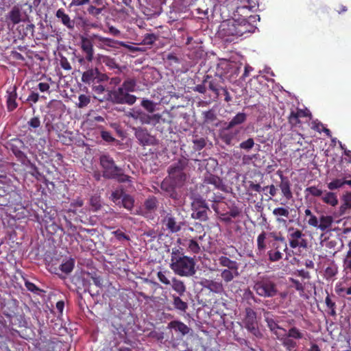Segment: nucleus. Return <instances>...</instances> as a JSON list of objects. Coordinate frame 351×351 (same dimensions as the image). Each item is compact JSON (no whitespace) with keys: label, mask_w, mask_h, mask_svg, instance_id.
Here are the masks:
<instances>
[{"label":"nucleus","mask_w":351,"mask_h":351,"mask_svg":"<svg viewBox=\"0 0 351 351\" xmlns=\"http://www.w3.org/2000/svg\"><path fill=\"white\" fill-rule=\"evenodd\" d=\"M90 38L91 40L92 38L96 39L99 42V47L101 49H104L105 47H113L114 44L117 43L112 38L103 37L98 34H93Z\"/></svg>","instance_id":"obj_32"},{"label":"nucleus","mask_w":351,"mask_h":351,"mask_svg":"<svg viewBox=\"0 0 351 351\" xmlns=\"http://www.w3.org/2000/svg\"><path fill=\"white\" fill-rule=\"evenodd\" d=\"M204 84H207L208 89L212 91L215 98H218L220 90L224 87V77H221V73L215 75H206L204 77Z\"/></svg>","instance_id":"obj_13"},{"label":"nucleus","mask_w":351,"mask_h":351,"mask_svg":"<svg viewBox=\"0 0 351 351\" xmlns=\"http://www.w3.org/2000/svg\"><path fill=\"white\" fill-rule=\"evenodd\" d=\"M344 184L351 186V180H347L345 178L335 179L328 184V188L330 190H335L342 187Z\"/></svg>","instance_id":"obj_37"},{"label":"nucleus","mask_w":351,"mask_h":351,"mask_svg":"<svg viewBox=\"0 0 351 351\" xmlns=\"http://www.w3.org/2000/svg\"><path fill=\"white\" fill-rule=\"evenodd\" d=\"M305 192L308 193L310 195L314 197H321L323 194V191L315 186L307 187L305 189Z\"/></svg>","instance_id":"obj_63"},{"label":"nucleus","mask_w":351,"mask_h":351,"mask_svg":"<svg viewBox=\"0 0 351 351\" xmlns=\"http://www.w3.org/2000/svg\"><path fill=\"white\" fill-rule=\"evenodd\" d=\"M244 4L253 12L261 10L263 8L260 5V0H246Z\"/></svg>","instance_id":"obj_54"},{"label":"nucleus","mask_w":351,"mask_h":351,"mask_svg":"<svg viewBox=\"0 0 351 351\" xmlns=\"http://www.w3.org/2000/svg\"><path fill=\"white\" fill-rule=\"evenodd\" d=\"M332 223L333 218L332 216L322 215L317 219V224L314 228L319 229L322 232H327L330 229Z\"/></svg>","instance_id":"obj_26"},{"label":"nucleus","mask_w":351,"mask_h":351,"mask_svg":"<svg viewBox=\"0 0 351 351\" xmlns=\"http://www.w3.org/2000/svg\"><path fill=\"white\" fill-rule=\"evenodd\" d=\"M253 289L263 298H272L278 295V284L269 276L259 277L254 281Z\"/></svg>","instance_id":"obj_4"},{"label":"nucleus","mask_w":351,"mask_h":351,"mask_svg":"<svg viewBox=\"0 0 351 351\" xmlns=\"http://www.w3.org/2000/svg\"><path fill=\"white\" fill-rule=\"evenodd\" d=\"M302 231L294 228H289L288 230V239L291 248L307 247V241L304 238Z\"/></svg>","instance_id":"obj_14"},{"label":"nucleus","mask_w":351,"mask_h":351,"mask_svg":"<svg viewBox=\"0 0 351 351\" xmlns=\"http://www.w3.org/2000/svg\"><path fill=\"white\" fill-rule=\"evenodd\" d=\"M136 84L137 81L135 78L128 77L124 80L121 86L130 93L136 90Z\"/></svg>","instance_id":"obj_40"},{"label":"nucleus","mask_w":351,"mask_h":351,"mask_svg":"<svg viewBox=\"0 0 351 351\" xmlns=\"http://www.w3.org/2000/svg\"><path fill=\"white\" fill-rule=\"evenodd\" d=\"M100 101L104 100L108 101L114 104H128L133 105L137 97L130 94L122 86H120L116 89L108 90L107 95H105L102 99H98Z\"/></svg>","instance_id":"obj_6"},{"label":"nucleus","mask_w":351,"mask_h":351,"mask_svg":"<svg viewBox=\"0 0 351 351\" xmlns=\"http://www.w3.org/2000/svg\"><path fill=\"white\" fill-rule=\"evenodd\" d=\"M244 299L247 301V304L250 305L252 304L250 302V300H253L254 302L257 303L259 302L261 300L260 299L257 298L253 292L250 291V289H247L244 294H243Z\"/></svg>","instance_id":"obj_60"},{"label":"nucleus","mask_w":351,"mask_h":351,"mask_svg":"<svg viewBox=\"0 0 351 351\" xmlns=\"http://www.w3.org/2000/svg\"><path fill=\"white\" fill-rule=\"evenodd\" d=\"M194 144V149L197 151L202 149L206 145V142L204 138H198L193 140Z\"/></svg>","instance_id":"obj_61"},{"label":"nucleus","mask_w":351,"mask_h":351,"mask_svg":"<svg viewBox=\"0 0 351 351\" xmlns=\"http://www.w3.org/2000/svg\"><path fill=\"white\" fill-rule=\"evenodd\" d=\"M158 200L157 198L154 196L150 197L147 198L145 203L144 206L145 209L149 211L154 210L158 206Z\"/></svg>","instance_id":"obj_51"},{"label":"nucleus","mask_w":351,"mask_h":351,"mask_svg":"<svg viewBox=\"0 0 351 351\" xmlns=\"http://www.w3.org/2000/svg\"><path fill=\"white\" fill-rule=\"evenodd\" d=\"M134 199L132 196L128 194H125L121 201V204L123 207L128 210H131L134 207Z\"/></svg>","instance_id":"obj_47"},{"label":"nucleus","mask_w":351,"mask_h":351,"mask_svg":"<svg viewBox=\"0 0 351 351\" xmlns=\"http://www.w3.org/2000/svg\"><path fill=\"white\" fill-rule=\"evenodd\" d=\"M269 260L271 262L278 261L282 258V253L280 250H270L267 252Z\"/></svg>","instance_id":"obj_56"},{"label":"nucleus","mask_w":351,"mask_h":351,"mask_svg":"<svg viewBox=\"0 0 351 351\" xmlns=\"http://www.w3.org/2000/svg\"><path fill=\"white\" fill-rule=\"evenodd\" d=\"M80 48L84 57H80L78 62L81 66H86V62H91L94 59V47L90 38L82 36L80 41Z\"/></svg>","instance_id":"obj_11"},{"label":"nucleus","mask_w":351,"mask_h":351,"mask_svg":"<svg viewBox=\"0 0 351 351\" xmlns=\"http://www.w3.org/2000/svg\"><path fill=\"white\" fill-rule=\"evenodd\" d=\"M243 322L245 328L253 335L256 337L261 335L258 328L257 313L251 307L245 308V316Z\"/></svg>","instance_id":"obj_10"},{"label":"nucleus","mask_w":351,"mask_h":351,"mask_svg":"<svg viewBox=\"0 0 351 351\" xmlns=\"http://www.w3.org/2000/svg\"><path fill=\"white\" fill-rule=\"evenodd\" d=\"M239 276L238 270L224 269L221 271V277L226 283L231 282L235 277Z\"/></svg>","instance_id":"obj_36"},{"label":"nucleus","mask_w":351,"mask_h":351,"mask_svg":"<svg viewBox=\"0 0 351 351\" xmlns=\"http://www.w3.org/2000/svg\"><path fill=\"white\" fill-rule=\"evenodd\" d=\"M134 134L136 138L142 145H147L151 144V136L146 129L142 128H134Z\"/></svg>","instance_id":"obj_25"},{"label":"nucleus","mask_w":351,"mask_h":351,"mask_svg":"<svg viewBox=\"0 0 351 351\" xmlns=\"http://www.w3.org/2000/svg\"><path fill=\"white\" fill-rule=\"evenodd\" d=\"M125 193L122 189H117L112 191L110 199L116 204L120 205L121 201Z\"/></svg>","instance_id":"obj_48"},{"label":"nucleus","mask_w":351,"mask_h":351,"mask_svg":"<svg viewBox=\"0 0 351 351\" xmlns=\"http://www.w3.org/2000/svg\"><path fill=\"white\" fill-rule=\"evenodd\" d=\"M254 145V141L252 138H249L247 140L243 141L240 143L239 147L241 149H245V150H250L251 149Z\"/></svg>","instance_id":"obj_64"},{"label":"nucleus","mask_w":351,"mask_h":351,"mask_svg":"<svg viewBox=\"0 0 351 351\" xmlns=\"http://www.w3.org/2000/svg\"><path fill=\"white\" fill-rule=\"evenodd\" d=\"M56 16L60 19L62 23L69 29H73L75 27V21L71 20L70 16L65 13L63 8L58 9L56 12Z\"/></svg>","instance_id":"obj_27"},{"label":"nucleus","mask_w":351,"mask_h":351,"mask_svg":"<svg viewBox=\"0 0 351 351\" xmlns=\"http://www.w3.org/2000/svg\"><path fill=\"white\" fill-rule=\"evenodd\" d=\"M191 217L193 219H198L201 221H206L208 219V213H211L206 200L201 197H195L192 204Z\"/></svg>","instance_id":"obj_8"},{"label":"nucleus","mask_w":351,"mask_h":351,"mask_svg":"<svg viewBox=\"0 0 351 351\" xmlns=\"http://www.w3.org/2000/svg\"><path fill=\"white\" fill-rule=\"evenodd\" d=\"M167 328L173 330L176 332L180 334L182 336L188 335L191 330L187 325L179 320L170 322L167 325Z\"/></svg>","instance_id":"obj_23"},{"label":"nucleus","mask_w":351,"mask_h":351,"mask_svg":"<svg viewBox=\"0 0 351 351\" xmlns=\"http://www.w3.org/2000/svg\"><path fill=\"white\" fill-rule=\"evenodd\" d=\"M203 162L207 173H210V171L214 170L218 165L217 160L213 158L204 160Z\"/></svg>","instance_id":"obj_55"},{"label":"nucleus","mask_w":351,"mask_h":351,"mask_svg":"<svg viewBox=\"0 0 351 351\" xmlns=\"http://www.w3.org/2000/svg\"><path fill=\"white\" fill-rule=\"evenodd\" d=\"M204 236L205 233H204L203 235H200L199 237H193L189 239H186L184 241L187 243L186 247L188 251L193 254L199 253L201 251V247L199 244L198 243V241L203 240Z\"/></svg>","instance_id":"obj_24"},{"label":"nucleus","mask_w":351,"mask_h":351,"mask_svg":"<svg viewBox=\"0 0 351 351\" xmlns=\"http://www.w3.org/2000/svg\"><path fill=\"white\" fill-rule=\"evenodd\" d=\"M88 4L89 5L87 8V12L98 20L101 19L103 12H106L108 5L106 0H90Z\"/></svg>","instance_id":"obj_16"},{"label":"nucleus","mask_w":351,"mask_h":351,"mask_svg":"<svg viewBox=\"0 0 351 351\" xmlns=\"http://www.w3.org/2000/svg\"><path fill=\"white\" fill-rule=\"evenodd\" d=\"M180 186L177 185L170 178H165L160 184V189L167 193V194L173 199H177V193L176 188Z\"/></svg>","instance_id":"obj_20"},{"label":"nucleus","mask_w":351,"mask_h":351,"mask_svg":"<svg viewBox=\"0 0 351 351\" xmlns=\"http://www.w3.org/2000/svg\"><path fill=\"white\" fill-rule=\"evenodd\" d=\"M272 214L276 217V221L282 226H287V219L289 217L288 208L278 207L273 210Z\"/></svg>","instance_id":"obj_22"},{"label":"nucleus","mask_w":351,"mask_h":351,"mask_svg":"<svg viewBox=\"0 0 351 351\" xmlns=\"http://www.w3.org/2000/svg\"><path fill=\"white\" fill-rule=\"evenodd\" d=\"M141 106L143 107L147 112L152 113L155 111L156 109V105L154 103V101L147 99H143L141 101Z\"/></svg>","instance_id":"obj_57"},{"label":"nucleus","mask_w":351,"mask_h":351,"mask_svg":"<svg viewBox=\"0 0 351 351\" xmlns=\"http://www.w3.org/2000/svg\"><path fill=\"white\" fill-rule=\"evenodd\" d=\"M246 119H247V115L245 113L239 112L227 124L225 129L227 130H230L236 125L242 124L243 123H244L246 121Z\"/></svg>","instance_id":"obj_31"},{"label":"nucleus","mask_w":351,"mask_h":351,"mask_svg":"<svg viewBox=\"0 0 351 351\" xmlns=\"http://www.w3.org/2000/svg\"><path fill=\"white\" fill-rule=\"evenodd\" d=\"M201 285L212 292L219 293L223 291V285L221 282L205 279L201 282Z\"/></svg>","instance_id":"obj_28"},{"label":"nucleus","mask_w":351,"mask_h":351,"mask_svg":"<svg viewBox=\"0 0 351 351\" xmlns=\"http://www.w3.org/2000/svg\"><path fill=\"white\" fill-rule=\"evenodd\" d=\"M325 303L326 306L330 310V315L331 316H336V303L332 301L330 295L328 293L325 298Z\"/></svg>","instance_id":"obj_53"},{"label":"nucleus","mask_w":351,"mask_h":351,"mask_svg":"<svg viewBox=\"0 0 351 351\" xmlns=\"http://www.w3.org/2000/svg\"><path fill=\"white\" fill-rule=\"evenodd\" d=\"M289 123L293 127H296L301 124L300 119L297 116V114L294 112V110H291L289 117H288Z\"/></svg>","instance_id":"obj_59"},{"label":"nucleus","mask_w":351,"mask_h":351,"mask_svg":"<svg viewBox=\"0 0 351 351\" xmlns=\"http://www.w3.org/2000/svg\"><path fill=\"white\" fill-rule=\"evenodd\" d=\"M17 87L16 86H10L6 91V106L8 112L14 111L17 107Z\"/></svg>","instance_id":"obj_19"},{"label":"nucleus","mask_w":351,"mask_h":351,"mask_svg":"<svg viewBox=\"0 0 351 351\" xmlns=\"http://www.w3.org/2000/svg\"><path fill=\"white\" fill-rule=\"evenodd\" d=\"M101 62L110 69H118L119 71V65L117 63L114 58L108 56H103L101 58Z\"/></svg>","instance_id":"obj_44"},{"label":"nucleus","mask_w":351,"mask_h":351,"mask_svg":"<svg viewBox=\"0 0 351 351\" xmlns=\"http://www.w3.org/2000/svg\"><path fill=\"white\" fill-rule=\"evenodd\" d=\"M254 12L243 3L237 7L233 18L240 21L241 23H247L253 25L254 31L256 28V23L260 20V17L257 14H253Z\"/></svg>","instance_id":"obj_9"},{"label":"nucleus","mask_w":351,"mask_h":351,"mask_svg":"<svg viewBox=\"0 0 351 351\" xmlns=\"http://www.w3.org/2000/svg\"><path fill=\"white\" fill-rule=\"evenodd\" d=\"M304 213H305L306 217H308V225L311 226H313V227L317 226L318 219L315 215H314L312 213L311 210L308 208H306L304 211Z\"/></svg>","instance_id":"obj_58"},{"label":"nucleus","mask_w":351,"mask_h":351,"mask_svg":"<svg viewBox=\"0 0 351 351\" xmlns=\"http://www.w3.org/2000/svg\"><path fill=\"white\" fill-rule=\"evenodd\" d=\"M17 193L9 189L0 186V206H9L14 204L15 197L17 196Z\"/></svg>","instance_id":"obj_18"},{"label":"nucleus","mask_w":351,"mask_h":351,"mask_svg":"<svg viewBox=\"0 0 351 351\" xmlns=\"http://www.w3.org/2000/svg\"><path fill=\"white\" fill-rule=\"evenodd\" d=\"M75 261L73 258L67 259L60 265V269L64 274L71 273L74 267Z\"/></svg>","instance_id":"obj_45"},{"label":"nucleus","mask_w":351,"mask_h":351,"mask_svg":"<svg viewBox=\"0 0 351 351\" xmlns=\"http://www.w3.org/2000/svg\"><path fill=\"white\" fill-rule=\"evenodd\" d=\"M195 262L193 258L184 255L182 247H173L171 253L170 267L180 276H192L195 272Z\"/></svg>","instance_id":"obj_1"},{"label":"nucleus","mask_w":351,"mask_h":351,"mask_svg":"<svg viewBox=\"0 0 351 351\" xmlns=\"http://www.w3.org/2000/svg\"><path fill=\"white\" fill-rule=\"evenodd\" d=\"M285 335L295 340H300L304 338V333L295 326L290 328Z\"/></svg>","instance_id":"obj_43"},{"label":"nucleus","mask_w":351,"mask_h":351,"mask_svg":"<svg viewBox=\"0 0 351 351\" xmlns=\"http://www.w3.org/2000/svg\"><path fill=\"white\" fill-rule=\"evenodd\" d=\"M180 213L170 208L162 210L160 213L161 223L165 230L170 234L180 232L184 222L179 218Z\"/></svg>","instance_id":"obj_5"},{"label":"nucleus","mask_w":351,"mask_h":351,"mask_svg":"<svg viewBox=\"0 0 351 351\" xmlns=\"http://www.w3.org/2000/svg\"><path fill=\"white\" fill-rule=\"evenodd\" d=\"M99 162L104 178L114 179L120 183L131 182V177L124 174L123 170L115 164L114 159L109 155H101Z\"/></svg>","instance_id":"obj_3"},{"label":"nucleus","mask_w":351,"mask_h":351,"mask_svg":"<svg viewBox=\"0 0 351 351\" xmlns=\"http://www.w3.org/2000/svg\"><path fill=\"white\" fill-rule=\"evenodd\" d=\"M291 186V184L289 179L280 182L279 184V188L281 190L282 194L287 200H290L293 197Z\"/></svg>","instance_id":"obj_33"},{"label":"nucleus","mask_w":351,"mask_h":351,"mask_svg":"<svg viewBox=\"0 0 351 351\" xmlns=\"http://www.w3.org/2000/svg\"><path fill=\"white\" fill-rule=\"evenodd\" d=\"M278 340L280 341L281 344L287 351H296L298 344L296 340L284 335L282 337L277 336Z\"/></svg>","instance_id":"obj_30"},{"label":"nucleus","mask_w":351,"mask_h":351,"mask_svg":"<svg viewBox=\"0 0 351 351\" xmlns=\"http://www.w3.org/2000/svg\"><path fill=\"white\" fill-rule=\"evenodd\" d=\"M223 254L224 256H221L218 258L220 266L226 267L227 269H234L235 271L238 270L239 263L237 261H232L227 257V252L223 251Z\"/></svg>","instance_id":"obj_29"},{"label":"nucleus","mask_w":351,"mask_h":351,"mask_svg":"<svg viewBox=\"0 0 351 351\" xmlns=\"http://www.w3.org/2000/svg\"><path fill=\"white\" fill-rule=\"evenodd\" d=\"M9 147L19 160L24 161L27 158L25 154L22 151L25 146L21 139L18 138L11 139L9 143Z\"/></svg>","instance_id":"obj_17"},{"label":"nucleus","mask_w":351,"mask_h":351,"mask_svg":"<svg viewBox=\"0 0 351 351\" xmlns=\"http://www.w3.org/2000/svg\"><path fill=\"white\" fill-rule=\"evenodd\" d=\"M7 19L9 20L13 25L25 21L21 11V8L19 5H14L12 8L11 10L8 13Z\"/></svg>","instance_id":"obj_21"},{"label":"nucleus","mask_w":351,"mask_h":351,"mask_svg":"<svg viewBox=\"0 0 351 351\" xmlns=\"http://www.w3.org/2000/svg\"><path fill=\"white\" fill-rule=\"evenodd\" d=\"M82 75V82L90 84L91 83H100L108 80L106 74L101 73L97 67H88Z\"/></svg>","instance_id":"obj_12"},{"label":"nucleus","mask_w":351,"mask_h":351,"mask_svg":"<svg viewBox=\"0 0 351 351\" xmlns=\"http://www.w3.org/2000/svg\"><path fill=\"white\" fill-rule=\"evenodd\" d=\"M204 123H213L217 119V115L213 110H209L202 112Z\"/></svg>","instance_id":"obj_52"},{"label":"nucleus","mask_w":351,"mask_h":351,"mask_svg":"<svg viewBox=\"0 0 351 351\" xmlns=\"http://www.w3.org/2000/svg\"><path fill=\"white\" fill-rule=\"evenodd\" d=\"M91 210L94 212L99 210L101 207V197L98 195H92L90 198Z\"/></svg>","instance_id":"obj_46"},{"label":"nucleus","mask_w":351,"mask_h":351,"mask_svg":"<svg viewBox=\"0 0 351 351\" xmlns=\"http://www.w3.org/2000/svg\"><path fill=\"white\" fill-rule=\"evenodd\" d=\"M158 36L154 34H145L143 43L145 45H151L154 44V43L157 40Z\"/></svg>","instance_id":"obj_62"},{"label":"nucleus","mask_w":351,"mask_h":351,"mask_svg":"<svg viewBox=\"0 0 351 351\" xmlns=\"http://www.w3.org/2000/svg\"><path fill=\"white\" fill-rule=\"evenodd\" d=\"M202 187L206 188V192L214 189L225 190V185L222 180L219 176L210 173L204 174Z\"/></svg>","instance_id":"obj_15"},{"label":"nucleus","mask_w":351,"mask_h":351,"mask_svg":"<svg viewBox=\"0 0 351 351\" xmlns=\"http://www.w3.org/2000/svg\"><path fill=\"white\" fill-rule=\"evenodd\" d=\"M231 66V63L226 60L220 61V62L217 64L215 74L221 73V77H224V75L229 73Z\"/></svg>","instance_id":"obj_35"},{"label":"nucleus","mask_w":351,"mask_h":351,"mask_svg":"<svg viewBox=\"0 0 351 351\" xmlns=\"http://www.w3.org/2000/svg\"><path fill=\"white\" fill-rule=\"evenodd\" d=\"M267 236L272 238L274 241L280 242L283 247V251H285L287 249V244L285 239L280 232H270L267 234Z\"/></svg>","instance_id":"obj_42"},{"label":"nucleus","mask_w":351,"mask_h":351,"mask_svg":"<svg viewBox=\"0 0 351 351\" xmlns=\"http://www.w3.org/2000/svg\"><path fill=\"white\" fill-rule=\"evenodd\" d=\"M265 321L267 322L268 328L276 336H278L277 330L280 329V330L285 331V330L284 328H281L274 319L270 318V317H265Z\"/></svg>","instance_id":"obj_50"},{"label":"nucleus","mask_w":351,"mask_h":351,"mask_svg":"<svg viewBox=\"0 0 351 351\" xmlns=\"http://www.w3.org/2000/svg\"><path fill=\"white\" fill-rule=\"evenodd\" d=\"M41 125L40 120L38 117H34L27 121L28 129L31 132H36V130Z\"/></svg>","instance_id":"obj_49"},{"label":"nucleus","mask_w":351,"mask_h":351,"mask_svg":"<svg viewBox=\"0 0 351 351\" xmlns=\"http://www.w3.org/2000/svg\"><path fill=\"white\" fill-rule=\"evenodd\" d=\"M189 166V160L182 157L171 165L167 170L168 177L174 181L177 185L182 186L187 179L185 169Z\"/></svg>","instance_id":"obj_7"},{"label":"nucleus","mask_w":351,"mask_h":351,"mask_svg":"<svg viewBox=\"0 0 351 351\" xmlns=\"http://www.w3.org/2000/svg\"><path fill=\"white\" fill-rule=\"evenodd\" d=\"M322 199L324 203L332 206H335L338 204L337 195L332 192H326Z\"/></svg>","instance_id":"obj_41"},{"label":"nucleus","mask_w":351,"mask_h":351,"mask_svg":"<svg viewBox=\"0 0 351 351\" xmlns=\"http://www.w3.org/2000/svg\"><path fill=\"white\" fill-rule=\"evenodd\" d=\"M173 305L174 308L181 312H186L188 308V304L184 301L180 295H172Z\"/></svg>","instance_id":"obj_34"},{"label":"nucleus","mask_w":351,"mask_h":351,"mask_svg":"<svg viewBox=\"0 0 351 351\" xmlns=\"http://www.w3.org/2000/svg\"><path fill=\"white\" fill-rule=\"evenodd\" d=\"M172 289L176 291L180 296H182L184 295V293L186 292V286L184 283L176 278H173L172 279V284H171Z\"/></svg>","instance_id":"obj_38"},{"label":"nucleus","mask_w":351,"mask_h":351,"mask_svg":"<svg viewBox=\"0 0 351 351\" xmlns=\"http://www.w3.org/2000/svg\"><path fill=\"white\" fill-rule=\"evenodd\" d=\"M238 19L223 21L219 28V34L226 41H233L234 38L229 37H239L245 33L254 32V26L250 23H241Z\"/></svg>","instance_id":"obj_2"},{"label":"nucleus","mask_w":351,"mask_h":351,"mask_svg":"<svg viewBox=\"0 0 351 351\" xmlns=\"http://www.w3.org/2000/svg\"><path fill=\"white\" fill-rule=\"evenodd\" d=\"M267 234L265 231H262L261 234L257 237V250L261 254L265 252L266 249V239Z\"/></svg>","instance_id":"obj_39"}]
</instances>
